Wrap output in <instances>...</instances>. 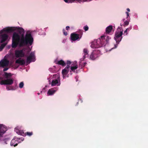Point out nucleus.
<instances>
[{
    "instance_id": "obj_19",
    "label": "nucleus",
    "mask_w": 148,
    "mask_h": 148,
    "mask_svg": "<svg viewBox=\"0 0 148 148\" xmlns=\"http://www.w3.org/2000/svg\"><path fill=\"white\" fill-rule=\"evenodd\" d=\"M56 64L58 65H62V66H65L66 65V63L62 60L58 61L57 62H56Z\"/></svg>"
},
{
    "instance_id": "obj_28",
    "label": "nucleus",
    "mask_w": 148,
    "mask_h": 148,
    "mask_svg": "<svg viewBox=\"0 0 148 148\" xmlns=\"http://www.w3.org/2000/svg\"><path fill=\"white\" fill-rule=\"evenodd\" d=\"M129 22L127 21H126L124 22V26L127 25H129Z\"/></svg>"
},
{
    "instance_id": "obj_7",
    "label": "nucleus",
    "mask_w": 148,
    "mask_h": 148,
    "mask_svg": "<svg viewBox=\"0 0 148 148\" xmlns=\"http://www.w3.org/2000/svg\"><path fill=\"white\" fill-rule=\"evenodd\" d=\"M35 61V57L34 53L33 52H31L29 56L27 58L26 63L28 64L32 62Z\"/></svg>"
},
{
    "instance_id": "obj_35",
    "label": "nucleus",
    "mask_w": 148,
    "mask_h": 148,
    "mask_svg": "<svg viewBox=\"0 0 148 148\" xmlns=\"http://www.w3.org/2000/svg\"><path fill=\"white\" fill-rule=\"evenodd\" d=\"M6 43L2 44L1 45V46H2V47H4L6 45Z\"/></svg>"
},
{
    "instance_id": "obj_38",
    "label": "nucleus",
    "mask_w": 148,
    "mask_h": 148,
    "mask_svg": "<svg viewBox=\"0 0 148 148\" xmlns=\"http://www.w3.org/2000/svg\"><path fill=\"white\" fill-rule=\"evenodd\" d=\"M126 14L127 15V18L129 16V13L127 12H126Z\"/></svg>"
},
{
    "instance_id": "obj_3",
    "label": "nucleus",
    "mask_w": 148,
    "mask_h": 148,
    "mask_svg": "<svg viewBox=\"0 0 148 148\" xmlns=\"http://www.w3.org/2000/svg\"><path fill=\"white\" fill-rule=\"evenodd\" d=\"M123 34V30L121 29L118 28L115 32L114 39L116 41V45H115V48L117 47V45L119 44V42L121 41L122 38V34Z\"/></svg>"
},
{
    "instance_id": "obj_34",
    "label": "nucleus",
    "mask_w": 148,
    "mask_h": 148,
    "mask_svg": "<svg viewBox=\"0 0 148 148\" xmlns=\"http://www.w3.org/2000/svg\"><path fill=\"white\" fill-rule=\"evenodd\" d=\"M8 69V67H6L3 70V71H7Z\"/></svg>"
},
{
    "instance_id": "obj_5",
    "label": "nucleus",
    "mask_w": 148,
    "mask_h": 148,
    "mask_svg": "<svg viewBox=\"0 0 148 148\" xmlns=\"http://www.w3.org/2000/svg\"><path fill=\"white\" fill-rule=\"evenodd\" d=\"M13 83V80L12 78L5 79L4 80H0V84L2 85H10Z\"/></svg>"
},
{
    "instance_id": "obj_29",
    "label": "nucleus",
    "mask_w": 148,
    "mask_h": 148,
    "mask_svg": "<svg viewBox=\"0 0 148 148\" xmlns=\"http://www.w3.org/2000/svg\"><path fill=\"white\" fill-rule=\"evenodd\" d=\"M63 33L64 34L65 36H67V33L66 31H65V30L64 29H63Z\"/></svg>"
},
{
    "instance_id": "obj_25",
    "label": "nucleus",
    "mask_w": 148,
    "mask_h": 148,
    "mask_svg": "<svg viewBox=\"0 0 148 148\" xmlns=\"http://www.w3.org/2000/svg\"><path fill=\"white\" fill-rule=\"evenodd\" d=\"M24 83L23 82H21L19 84V87L20 88H23V86H24Z\"/></svg>"
},
{
    "instance_id": "obj_24",
    "label": "nucleus",
    "mask_w": 148,
    "mask_h": 148,
    "mask_svg": "<svg viewBox=\"0 0 148 148\" xmlns=\"http://www.w3.org/2000/svg\"><path fill=\"white\" fill-rule=\"evenodd\" d=\"M25 136H26V135H27L28 136H32L33 134V132H26L25 133Z\"/></svg>"
},
{
    "instance_id": "obj_11",
    "label": "nucleus",
    "mask_w": 148,
    "mask_h": 148,
    "mask_svg": "<svg viewBox=\"0 0 148 148\" xmlns=\"http://www.w3.org/2000/svg\"><path fill=\"white\" fill-rule=\"evenodd\" d=\"M9 61L6 59L2 60L0 61V67H4L8 65Z\"/></svg>"
},
{
    "instance_id": "obj_17",
    "label": "nucleus",
    "mask_w": 148,
    "mask_h": 148,
    "mask_svg": "<svg viewBox=\"0 0 148 148\" xmlns=\"http://www.w3.org/2000/svg\"><path fill=\"white\" fill-rule=\"evenodd\" d=\"M113 29L112 26L111 25L107 27L106 29V34H109L110 33Z\"/></svg>"
},
{
    "instance_id": "obj_32",
    "label": "nucleus",
    "mask_w": 148,
    "mask_h": 148,
    "mask_svg": "<svg viewBox=\"0 0 148 148\" xmlns=\"http://www.w3.org/2000/svg\"><path fill=\"white\" fill-rule=\"evenodd\" d=\"M128 28H127L126 30L124 31V34H125V35H127V31Z\"/></svg>"
},
{
    "instance_id": "obj_43",
    "label": "nucleus",
    "mask_w": 148,
    "mask_h": 148,
    "mask_svg": "<svg viewBox=\"0 0 148 148\" xmlns=\"http://www.w3.org/2000/svg\"><path fill=\"white\" fill-rule=\"evenodd\" d=\"M123 21H124V19H123Z\"/></svg>"
},
{
    "instance_id": "obj_33",
    "label": "nucleus",
    "mask_w": 148,
    "mask_h": 148,
    "mask_svg": "<svg viewBox=\"0 0 148 148\" xmlns=\"http://www.w3.org/2000/svg\"><path fill=\"white\" fill-rule=\"evenodd\" d=\"M70 67V65H67L66 67L65 68V69L69 70V69Z\"/></svg>"
},
{
    "instance_id": "obj_21",
    "label": "nucleus",
    "mask_w": 148,
    "mask_h": 148,
    "mask_svg": "<svg viewBox=\"0 0 148 148\" xmlns=\"http://www.w3.org/2000/svg\"><path fill=\"white\" fill-rule=\"evenodd\" d=\"M56 91V90L53 89H49L48 91L47 94L49 95H51L53 94Z\"/></svg>"
},
{
    "instance_id": "obj_41",
    "label": "nucleus",
    "mask_w": 148,
    "mask_h": 148,
    "mask_svg": "<svg viewBox=\"0 0 148 148\" xmlns=\"http://www.w3.org/2000/svg\"><path fill=\"white\" fill-rule=\"evenodd\" d=\"M128 28V29L127 30H130V29L129 28Z\"/></svg>"
},
{
    "instance_id": "obj_30",
    "label": "nucleus",
    "mask_w": 148,
    "mask_h": 148,
    "mask_svg": "<svg viewBox=\"0 0 148 148\" xmlns=\"http://www.w3.org/2000/svg\"><path fill=\"white\" fill-rule=\"evenodd\" d=\"M64 1L66 3H72V1L70 0H64Z\"/></svg>"
},
{
    "instance_id": "obj_1",
    "label": "nucleus",
    "mask_w": 148,
    "mask_h": 148,
    "mask_svg": "<svg viewBox=\"0 0 148 148\" xmlns=\"http://www.w3.org/2000/svg\"><path fill=\"white\" fill-rule=\"evenodd\" d=\"M15 30L18 32H14L12 35V47L16 48L18 46L20 47H23L29 44L31 45L33 42V38L31 33H27L24 36L25 31L24 29L19 27H16Z\"/></svg>"
},
{
    "instance_id": "obj_40",
    "label": "nucleus",
    "mask_w": 148,
    "mask_h": 148,
    "mask_svg": "<svg viewBox=\"0 0 148 148\" xmlns=\"http://www.w3.org/2000/svg\"><path fill=\"white\" fill-rule=\"evenodd\" d=\"M38 94L39 95L40 93H38Z\"/></svg>"
},
{
    "instance_id": "obj_36",
    "label": "nucleus",
    "mask_w": 148,
    "mask_h": 148,
    "mask_svg": "<svg viewBox=\"0 0 148 148\" xmlns=\"http://www.w3.org/2000/svg\"><path fill=\"white\" fill-rule=\"evenodd\" d=\"M70 28V27L69 26H67L66 27V30H68Z\"/></svg>"
},
{
    "instance_id": "obj_15",
    "label": "nucleus",
    "mask_w": 148,
    "mask_h": 148,
    "mask_svg": "<svg viewBox=\"0 0 148 148\" xmlns=\"http://www.w3.org/2000/svg\"><path fill=\"white\" fill-rule=\"evenodd\" d=\"M83 53L84 54V56L81 59L82 61L88 55V51L86 49H84L83 50Z\"/></svg>"
},
{
    "instance_id": "obj_16",
    "label": "nucleus",
    "mask_w": 148,
    "mask_h": 148,
    "mask_svg": "<svg viewBox=\"0 0 148 148\" xmlns=\"http://www.w3.org/2000/svg\"><path fill=\"white\" fill-rule=\"evenodd\" d=\"M69 72V70H68L65 68L62 70V73L63 75V78H65L66 75Z\"/></svg>"
},
{
    "instance_id": "obj_4",
    "label": "nucleus",
    "mask_w": 148,
    "mask_h": 148,
    "mask_svg": "<svg viewBox=\"0 0 148 148\" xmlns=\"http://www.w3.org/2000/svg\"><path fill=\"white\" fill-rule=\"evenodd\" d=\"M79 34L72 33L71 35V39L73 41H75L80 39L82 35L83 32L80 30L79 32Z\"/></svg>"
},
{
    "instance_id": "obj_12",
    "label": "nucleus",
    "mask_w": 148,
    "mask_h": 148,
    "mask_svg": "<svg viewBox=\"0 0 148 148\" xmlns=\"http://www.w3.org/2000/svg\"><path fill=\"white\" fill-rule=\"evenodd\" d=\"M6 130V128L2 124H0V137H2V136L5 133Z\"/></svg>"
},
{
    "instance_id": "obj_37",
    "label": "nucleus",
    "mask_w": 148,
    "mask_h": 148,
    "mask_svg": "<svg viewBox=\"0 0 148 148\" xmlns=\"http://www.w3.org/2000/svg\"><path fill=\"white\" fill-rule=\"evenodd\" d=\"M6 89L8 90H9L11 89L10 88V87L8 86H6Z\"/></svg>"
},
{
    "instance_id": "obj_31",
    "label": "nucleus",
    "mask_w": 148,
    "mask_h": 148,
    "mask_svg": "<svg viewBox=\"0 0 148 148\" xmlns=\"http://www.w3.org/2000/svg\"><path fill=\"white\" fill-rule=\"evenodd\" d=\"M71 63V62L70 61L67 60L66 62V64L67 65H70Z\"/></svg>"
},
{
    "instance_id": "obj_18",
    "label": "nucleus",
    "mask_w": 148,
    "mask_h": 148,
    "mask_svg": "<svg viewBox=\"0 0 148 148\" xmlns=\"http://www.w3.org/2000/svg\"><path fill=\"white\" fill-rule=\"evenodd\" d=\"M12 75L10 73H8L7 72H5L3 76L5 79L10 78H11V77L12 76Z\"/></svg>"
},
{
    "instance_id": "obj_6",
    "label": "nucleus",
    "mask_w": 148,
    "mask_h": 148,
    "mask_svg": "<svg viewBox=\"0 0 148 148\" xmlns=\"http://www.w3.org/2000/svg\"><path fill=\"white\" fill-rule=\"evenodd\" d=\"M100 51L99 50H95L92 52L90 56L91 60H94L98 57L100 55Z\"/></svg>"
},
{
    "instance_id": "obj_42",
    "label": "nucleus",
    "mask_w": 148,
    "mask_h": 148,
    "mask_svg": "<svg viewBox=\"0 0 148 148\" xmlns=\"http://www.w3.org/2000/svg\"><path fill=\"white\" fill-rule=\"evenodd\" d=\"M121 26H122V25H121Z\"/></svg>"
},
{
    "instance_id": "obj_2",
    "label": "nucleus",
    "mask_w": 148,
    "mask_h": 148,
    "mask_svg": "<svg viewBox=\"0 0 148 148\" xmlns=\"http://www.w3.org/2000/svg\"><path fill=\"white\" fill-rule=\"evenodd\" d=\"M111 38L108 36H102L97 41H95L91 43V47L93 48H98L105 46L109 42Z\"/></svg>"
},
{
    "instance_id": "obj_9",
    "label": "nucleus",
    "mask_w": 148,
    "mask_h": 148,
    "mask_svg": "<svg viewBox=\"0 0 148 148\" xmlns=\"http://www.w3.org/2000/svg\"><path fill=\"white\" fill-rule=\"evenodd\" d=\"M58 76L56 79H53L52 80L51 83V85L52 86H54L56 85L60 86V77L58 75Z\"/></svg>"
},
{
    "instance_id": "obj_23",
    "label": "nucleus",
    "mask_w": 148,
    "mask_h": 148,
    "mask_svg": "<svg viewBox=\"0 0 148 148\" xmlns=\"http://www.w3.org/2000/svg\"><path fill=\"white\" fill-rule=\"evenodd\" d=\"M77 65H75L74 66H71V69L72 71L75 72V70L77 68Z\"/></svg>"
},
{
    "instance_id": "obj_8",
    "label": "nucleus",
    "mask_w": 148,
    "mask_h": 148,
    "mask_svg": "<svg viewBox=\"0 0 148 148\" xmlns=\"http://www.w3.org/2000/svg\"><path fill=\"white\" fill-rule=\"evenodd\" d=\"M15 139H18L19 140H21V141H23L24 139V138L22 137L18 138L16 136L14 137L11 141L10 144L11 146H14V147H16L18 143L21 142H19L18 140H16Z\"/></svg>"
},
{
    "instance_id": "obj_22",
    "label": "nucleus",
    "mask_w": 148,
    "mask_h": 148,
    "mask_svg": "<svg viewBox=\"0 0 148 148\" xmlns=\"http://www.w3.org/2000/svg\"><path fill=\"white\" fill-rule=\"evenodd\" d=\"M14 29L12 27H8L6 29H5L4 30L6 32H12L14 31Z\"/></svg>"
},
{
    "instance_id": "obj_13",
    "label": "nucleus",
    "mask_w": 148,
    "mask_h": 148,
    "mask_svg": "<svg viewBox=\"0 0 148 148\" xmlns=\"http://www.w3.org/2000/svg\"><path fill=\"white\" fill-rule=\"evenodd\" d=\"M8 36L6 34H4L1 35V43H2L5 42L8 38Z\"/></svg>"
},
{
    "instance_id": "obj_14",
    "label": "nucleus",
    "mask_w": 148,
    "mask_h": 148,
    "mask_svg": "<svg viewBox=\"0 0 148 148\" xmlns=\"http://www.w3.org/2000/svg\"><path fill=\"white\" fill-rule=\"evenodd\" d=\"M15 63L21 65H23L25 64V62L24 59L21 60V58H20L16 61Z\"/></svg>"
},
{
    "instance_id": "obj_20",
    "label": "nucleus",
    "mask_w": 148,
    "mask_h": 148,
    "mask_svg": "<svg viewBox=\"0 0 148 148\" xmlns=\"http://www.w3.org/2000/svg\"><path fill=\"white\" fill-rule=\"evenodd\" d=\"M16 133L19 135H22L23 136H25V134L23 130H16Z\"/></svg>"
},
{
    "instance_id": "obj_10",
    "label": "nucleus",
    "mask_w": 148,
    "mask_h": 148,
    "mask_svg": "<svg viewBox=\"0 0 148 148\" xmlns=\"http://www.w3.org/2000/svg\"><path fill=\"white\" fill-rule=\"evenodd\" d=\"M15 55L17 58L22 57L24 56L25 53L22 50H16L15 51Z\"/></svg>"
},
{
    "instance_id": "obj_27",
    "label": "nucleus",
    "mask_w": 148,
    "mask_h": 148,
    "mask_svg": "<svg viewBox=\"0 0 148 148\" xmlns=\"http://www.w3.org/2000/svg\"><path fill=\"white\" fill-rule=\"evenodd\" d=\"M82 62H81L79 64V65H81L82 68L83 67H84V66H85L86 64H87V63L86 62H85L84 63H82Z\"/></svg>"
},
{
    "instance_id": "obj_39",
    "label": "nucleus",
    "mask_w": 148,
    "mask_h": 148,
    "mask_svg": "<svg viewBox=\"0 0 148 148\" xmlns=\"http://www.w3.org/2000/svg\"><path fill=\"white\" fill-rule=\"evenodd\" d=\"M127 10L128 11V12H130V9L129 8H127Z\"/></svg>"
},
{
    "instance_id": "obj_26",
    "label": "nucleus",
    "mask_w": 148,
    "mask_h": 148,
    "mask_svg": "<svg viewBox=\"0 0 148 148\" xmlns=\"http://www.w3.org/2000/svg\"><path fill=\"white\" fill-rule=\"evenodd\" d=\"M83 29L85 31H86L88 30L89 28L87 25H86L84 27Z\"/></svg>"
}]
</instances>
